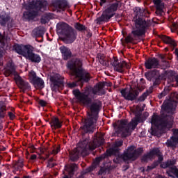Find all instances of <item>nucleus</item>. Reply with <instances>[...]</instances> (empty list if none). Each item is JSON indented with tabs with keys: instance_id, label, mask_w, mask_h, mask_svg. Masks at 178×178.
<instances>
[{
	"instance_id": "1",
	"label": "nucleus",
	"mask_w": 178,
	"mask_h": 178,
	"mask_svg": "<svg viewBox=\"0 0 178 178\" xmlns=\"http://www.w3.org/2000/svg\"><path fill=\"white\" fill-rule=\"evenodd\" d=\"M72 94L75 98L83 105H90V112L88 113V117L85 119L84 124L81 127V134H92L95 130V124L99 118V112L102 109V102L99 100L92 102V99L90 97V88L86 87L83 92L79 89L72 90Z\"/></svg>"
},
{
	"instance_id": "2",
	"label": "nucleus",
	"mask_w": 178,
	"mask_h": 178,
	"mask_svg": "<svg viewBox=\"0 0 178 178\" xmlns=\"http://www.w3.org/2000/svg\"><path fill=\"white\" fill-rule=\"evenodd\" d=\"M66 67L78 79L76 81H73L67 84L69 88H74L79 84L83 86L85 83H90V81L92 79L91 74L83 67V60L81 58H72L67 61Z\"/></svg>"
},
{
	"instance_id": "3",
	"label": "nucleus",
	"mask_w": 178,
	"mask_h": 178,
	"mask_svg": "<svg viewBox=\"0 0 178 178\" xmlns=\"http://www.w3.org/2000/svg\"><path fill=\"white\" fill-rule=\"evenodd\" d=\"M175 105L170 102H164L161 106L160 115L154 113L151 123L154 126H159L161 129H172L175 123Z\"/></svg>"
},
{
	"instance_id": "4",
	"label": "nucleus",
	"mask_w": 178,
	"mask_h": 178,
	"mask_svg": "<svg viewBox=\"0 0 178 178\" xmlns=\"http://www.w3.org/2000/svg\"><path fill=\"white\" fill-rule=\"evenodd\" d=\"M134 12L136 15L133 19V22H134L135 28L136 29L133 27L131 33L125 38V41L127 43L134 42V38H138L143 37V35H145V33L147 32L148 27H149L147 21L141 17L144 15V10L140 7H136Z\"/></svg>"
},
{
	"instance_id": "5",
	"label": "nucleus",
	"mask_w": 178,
	"mask_h": 178,
	"mask_svg": "<svg viewBox=\"0 0 178 178\" xmlns=\"http://www.w3.org/2000/svg\"><path fill=\"white\" fill-rule=\"evenodd\" d=\"M47 9H48V1L32 0L29 3L26 8L27 11L24 12L23 16L26 20H34L40 12H45Z\"/></svg>"
},
{
	"instance_id": "6",
	"label": "nucleus",
	"mask_w": 178,
	"mask_h": 178,
	"mask_svg": "<svg viewBox=\"0 0 178 178\" xmlns=\"http://www.w3.org/2000/svg\"><path fill=\"white\" fill-rule=\"evenodd\" d=\"M58 35H63V41L65 44H73L77 39V31L65 22H59L56 25Z\"/></svg>"
},
{
	"instance_id": "7",
	"label": "nucleus",
	"mask_w": 178,
	"mask_h": 178,
	"mask_svg": "<svg viewBox=\"0 0 178 178\" xmlns=\"http://www.w3.org/2000/svg\"><path fill=\"white\" fill-rule=\"evenodd\" d=\"M121 0H110V4L107 8L103 12L102 15L97 18V24H102V23H108L115 15L118 8H122Z\"/></svg>"
},
{
	"instance_id": "8",
	"label": "nucleus",
	"mask_w": 178,
	"mask_h": 178,
	"mask_svg": "<svg viewBox=\"0 0 178 178\" xmlns=\"http://www.w3.org/2000/svg\"><path fill=\"white\" fill-rule=\"evenodd\" d=\"M144 153V149L143 147H138L136 149V147L132 145L127 147L121 155L122 159L127 162V161H137L140 156Z\"/></svg>"
},
{
	"instance_id": "9",
	"label": "nucleus",
	"mask_w": 178,
	"mask_h": 178,
	"mask_svg": "<svg viewBox=\"0 0 178 178\" xmlns=\"http://www.w3.org/2000/svg\"><path fill=\"white\" fill-rule=\"evenodd\" d=\"M95 137L92 141L85 139L79 143V146L81 148L82 152H85L86 155H88L90 151H94L99 145L104 144V138L102 137H97V135H95Z\"/></svg>"
},
{
	"instance_id": "10",
	"label": "nucleus",
	"mask_w": 178,
	"mask_h": 178,
	"mask_svg": "<svg viewBox=\"0 0 178 178\" xmlns=\"http://www.w3.org/2000/svg\"><path fill=\"white\" fill-rule=\"evenodd\" d=\"M116 133L121 134L122 137L126 138L129 136H131V130H130V124H127V120H121L119 126L117 128Z\"/></svg>"
},
{
	"instance_id": "11",
	"label": "nucleus",
	"mask_w": 178,
	"mask_h": 178,
	"mask_svg": "<svg viewBox=\"0 0 178 178\" xmlns=\"http://www.w3.org/2000/svg\"><path fill=\"white\" fill-rule=\"evenodd\" d=\"M145 76L148 81H153V86L155 87L161 84V72L158 70H153L150 72L145 73Z\"/></svg>"
},
{
	"instance_id": "12",
	"label": "nucleus",
	"mask_w": 178,
	"mask_h": 178,
	"mask_svg": "<svg viewBox=\"0 0 178 178\" xmlns=\"http://www.w3.org/2000/svg\"><path fill=\"white\" fill-rule=\"evenodd\" d=\"M122 96L126 101H136L137 99V97L140 95V92L137 89H133V88H130V90L127 92V89H122L120 91Z\"/></svg>"
},
{
	"instance_id": "13",
	"label": "nucleus",
	"mask_w": 178,
	"mask_h": 178,
	"mask_svg": "<svg viewBox=\"0 0 178 178\" xmlns=\"http://www.w3.org/2000/svg\"><path fill=\"white\" fill-rule=\"evenodd\" d=\"M51 6L59 12H65L66 9L70 8L67 0H53L51 1Z\"/></svg>"
},
{
	"instance_id": "14",
	"label": "nucleus",
	"mask_w": 178,
	"mask_h": 178,
	"mask_svg": "<svg viewBox=\"0 0 178 178\" xmlns=\"http://www.w3.org/2000/svg\"><path fill=\"white\" fill-rule=\"evenodd\" d=\"M112 66L114 67V70L118 73H124L125 69H130V64L126 63V61L119 62V60L114 58V61L112 63Z\"/></svg>"
},
{
	"instance_id": "15",
	"label": "nucleus",
	"mask_w": 178,
	"mask_h": 178,
	"mask_svg": "<svg viewBox=\"0 0 178 178\" xmlns=\"http://www.w3.org/2000/svg\"><path fill=\"white\" fill-rule=\"evenodd\" d=\"M105 84H106L105 81L99 82L93 88L89 89V92H90L92 91L93 95H98L99 97L105 95L106 94L105 89H104Z\"/></svg>"
},
{
	"instance_id": "16",
	"label": "nucleus",
	"mask_w": 178,
	"mask_h": 178,
	"mask_svg": "<svg viewBox=\"0 0 178 178\" xmlns=\"http://www.w3.org/2000/svg\"><path fill=\"white\" fill-rule=\"evenodd\" d=\"M34 47L31 46L29 49H27L26 55L25 56L26 59L32 62V63H40L41 62V56L33 53Z\"/></svg>"
},
{
	"instance_id": "17",
	"label": "nucleus",
	"mask_w": 178,
	"mask_h": 178,
	"mask_svg": "<svg viewBox=\"0 0 178 178\" xmlns=\"http://www.w3.org/2000/svg\"><path fill=\"white\" fill-rule=\"evenodd\" d=\"M161 64L159 63V60L155 57H149L145 62V67L148 69H159Z\"/></svg>"
},
{
	"instance_id": "18",
	"label": "nucleus",
	"mask_w": 178,
	"mask_h": 178,
	"mask_svg": "<svg viewBox=\"0 0 178 178\" xmlns=\"http://www.w3.org/2000/svg\"><path fill=\"white\" fill-rule=\"evenodd\" d=\"M51 81V88L52 91L56 92L62 86H63V81L59 79L58 76H51L50 77Z\"/></svg>"
},
{
	"instance_id": "19",
	"label": "nucleus",
	"mask_w": 178,
	"mask_h": 178,
	"mask_svg": "<svg viewBox=\"0 0 178 178\" xmlns=\"http://www.w3.org/2000/svg\"><path fill=\"white\" fill-rule=\"evenodd\" d=\"M31 47V45L30 44H16L13 46V49H15V52L18 54L19 55H22V56L26 57V55H27V50L30 49Z\"/></svg>"
},
{
	"instance_id": "20",
	"label": "nucleus",
	"mask_w": 178,
	"mask_h": 178,
	"mask_svg": "<svg viewBox=\"0 0 178 178\" xmlns=\"http://www.w3.org/2000/svg\"><path fill=\"white\" fill-rule=\"evenodd\" d=\"M59 49L63 60H68V59H70V58H72V50H70L69 47L65 46H61L60 47Z\"/></svg>"
},
{
	"instance_id": "21",
	"label": "nucleus",
	"mask_w": 178,
	"mask_h": 178,
	"mask_svg": "<svg viewBox=\"0 0 178 178\" xmlns=\"http://www.w3.org/2000/svg\"><path fill=\"white\" fill-rule=\"evenodd\" d=\"M49 123L52 130L62 129V121H60L58 117H52Z\"/></svg>"
},
{
	"instance_id": "22",
	"label": "nucleus",
	"mask_w": 178,
	"mask_h": 178,
	"mask_svg": "<svg viewBox=\"0 0 178 178\" xmlns=\"http://www.w3.org/2000/svg\"><path fill=\"white\" fill-rule=\"evenodd\" d=\"M77 169H79V167L76 163H71L65 166V170L68 172L70 177L74 176V173L75 172H77Z\"/></svg>"
},
{
	"instance_id": "23",
	"label": "nucleus",
	"mask_w": 178,
	"mask_h": 178,
	"mask_svg": "<svg viewBox=\"0 0 178 178\" xmlns=\"http://www.w3.org/2000/svg\"><path fill=\"white\" fill-rule=\"evenodd\" d=\"M160 38L165 44H168V45H170V47H172L173 48L177 47V43H176V41L166 35H161Z\"/></svg>"
},
{
	"instance_id": "24",
	"label": "nucleus",
	"mask_w": 178,
	"mask_h": 178,
	"mask_svg": "<svg viewBox=\"0 0 178 178\" xmlns=\"http://www.w3.org/2000/svg\"><path fill=\"white\" fill-rule=\"evenodd\" d=\"M17 81L19 82V87L21 90H22L23 92H24L26 90H30L31 88V86H30V83L23 80L22 77L19 76L17 78Z\"/></svg>"
},
{
	"instance_id": "25",
	"label": "nucleus",
	"mask_w": 178,
	"mask_h": 178,
	"mask_svg": "<svg viewBox=\"0 0 178 178\" xmlns=\"http://www.w3.org/2000/svg\"><path fill=\"white\" fill-rule=\"evenodd\" d=\"M31 84H33V86H34L35 88H36V90H42V88H44V87H45V83L44 82V80H42V79L38 77L37 79H35V81H33Z\"/></svg>"
},
{
	"instance_id": "26",
	"label": "nucleus",
	"mask_w": 178,
	"mask_h": 178,
	"mask_svg": "<svg viewBox=\"0 0 178 178\" xmlns=\"http://www.w3.org/2000/svg\"><path fill=\"white\" fill-rule=\"evenodd\" d=\"M149 94H152V88H149V90H147L145 92H143L138 99H135L136 104L145 101V99H147V97H148Z\"/></svg>"
},
{
	"instance_id": "27",
	"label": "nucleus",
	"mask_w": 178,
	"mask_h": 178,
	"mask_svg": "<svg viewBox=\"0 0 178 178\" xmlns=\"http://www.w3.org/2000/svg\"><path fill=\"white\" fill-rule=\"evenodd\" d=\"M10 20V16L5 13L0 14V26L5 27L8 22Z\"/></svg>"
},
{
	"instance_id": "28",
	"label": "nucleus",
	"mask_w": 178,
	"mask_h": 178,
	"mask_svg": "<svg viewBox=\"0 0 178 178\" xmlns=\"http://www.w3.org/2000/svg\"><path fill=\"white\" fill-rule=\"evenodd\" d=\"M120 152V148L113 146L111 148L108 149L105 154L107 155L108 158V156H112V155H119Z\"/></svg>"
},
{
	"instance_id": "29",
	"label": "nucleus",
	"mask_w": 178,
	"mask_h": 178,
	"mask_svg": "<svg viewBox=\"0 0 178 178\" xmlns=\"http://www.w3.org/2000/svg\"><path fill=\"white\" fill-rule=\"evenodd\" d=\"M166 173L169 177L175 178V177L178 178V169L176 166L170 167L169 170L166 171Z\"/></svg>"
},
{
	"instance_id": "30",
	"label": "nucleus",
	"mask_w": 178,
	"mask_h": 178,
	"mask_svg": "<svg viewBox=\"0 0 178 178\" xmlns=\"http://www.w3.org/2000/svg\"><path fill=\"white\" fill-rule=\"evenodd\" d=\"M70 158L72 162H77L80 158V152L78 151L77 149H74L70 152Z\"/></svg>"
},
{
	"instance_id": "31",
	"label": "nucleus",
	"mask_w": 178,
	"mask_h": 178,
	"mask_svg": "<svg viewBox=\"0 0 178 178\" xmlns=\"http://www.w3.org/2000/svg\"><path fill=\"white\" fill-rule=\"evenodd\" d=\"M156 10H163L165 9V3L162 0H152Z\"/></svg>"
},
{
	"instance_id": "32",
	"label": "nucleus",
	"mask_w": 178,
	"mask_h": 178,
	"mask_svg": "<svg viewBox=\"0 0 178 178\" xmlns=\"http://www.w3.org/2000/svg\"><path fill=\"white\" fill-rule=\"evenodd\" d=\"M8 69L6 70V73L8 74V76H10V74H16V67H15V64L13 63H9L8 64Z\"/></svg>"
},
{
	"instance_id": "33",
	"label": "nucleus",
	"mask_w": 178,
	"mask_h": 178,
	"mask_svg": "<svg viewBox=\"0 0 178 178\" xmlns=\"http://www.w3.org/2000/svg\"><path fill=\"white\" fill-rule=\"evenodd\" d=\"M33 34L36 38H38L40 37H44V30L38 28L35 29L33 31Z\"/></svg>"
},
{
	"instance_id": "34",
	"label": "nucleus",
	"mask_w": 178,
	"mask_h": 178,
	"mask_svg": "<svg viewBox=\"0 0 178 178\" xmlns=\"http://www.w3.org/2000/svg\"><path fill=\"white\" fill-rule=\"evenodd\" d=\"M149 154H150V156H152V159L154 158V156H159V154H161V150L158 147L153 148L152 150L149 152Z\"/></svg>"
},
{
	"instance_id": "35",
	"label": "nucleus",
	"mask_w": 178,
	"mask_h": 178,
	"mask_svg": "<svg viewBox=\"0 0 178 178\" xmlns=\"http://www.w3.org/2000/svg\"><path fill=\"white\" fill-rule=\"evenodd\" d=\"M74 27L78 31H81V33H83V31H85L86 29L87 28V26L81 24L80 22L75 23Z\"/></svg>"
},
{
	"instance_id": "36",
	"label": "nucleus",
	"mask_w": 178,
	"mask_h": 178,
	"mask_svg": "<svg viewBox=\"0 0 178 178\" xmlns=\"http://www.w3.org/2000/svg\"><path fill=\"white\" fill-rule=\"evenodd\" d=\"M29 81L30 83H33L35 80L38 79V76H37V74L34 72V70H31L29 74Z\"/></svg>"
},
{
	"instance_id": "37",
	"label": "nucleus",
	"mask_w": 178,
	"mask_h": 178,
	"mask_svg": "<svg viewBox=\"0 0 178 178\" xmlns=\"http://www.w3.org/2000/svg\"><path fill=\"white\" fill-rule=\"evenodd\" d=\"M6 113V106L5 105L0 104V119H3Z\"/></svg>"
},
{
	"instance_id": "38",
	"label": "nucleus",
	"mask_w": 178,
	"mask_h": 178,
	"mask_svg": "<svg viewBox=\"0 0 178 178\" xmlns=\"http://www.w3.org/2000/svg\"><path fill=\"white\" fill-rule=\"evenodd\" d=\"M158 166H159V164L158 163V162L154 161L151 165L147 167L146 172L154 170V169L158 168Z\"/></svg>"
},
{
	"instance_id": "39",
	"label": "nucleus",
	"mask_w": 178,
	"mask_h": 178,
	"mask_svg": "<svg viewBox=\"0 0 178 178\" xmlns=\"http://www.w3.org/2000/svg\"><path fill=\"white\" fill-rule=\"evenodd\" d=\"M139 123H141V122L134 118L132 119L131 122L129 123V126L130 127H132V130H135L136 127H137Z\"/></svg>"
},
{
	"instance_id": "40",
	"label": "nucleus",
	"mask_w": 178,
	"mask_h": 178,
	"mask_svg": "<svg viewBox=\"0 0 178 178\" xmlns=\"http://www.w3.org/2000/svg\"><path fill=\"white\" fill-rule=\"evenodd\" d=\"M148 159H152V157L149 154V152H147V154H145L142 157H141V161L142 162H148Z\"/></svg>"
},
{
	"instance_id": "41",
	"label": "nucleus",
	"mask_w": 178,
	"mask_h": 178,
	"mask_svg": "<svg viewBox=\"0 0 178 178\" xmlns=\"http://www.w3.org/2000/svg\"><path fill=\"white\" fill-rule=\"evenodd\" d=\"M173 134L175 136H171L170 139L174 141V143H178V129H175Z\"/></svg>"
},
{
	"instance_id": "42",
	"label": "nucleus",
	"mask_w": 178,
	"mask_h": 178,
	"mask_svg": "<svg viewBox=\"0 0 178 178\" xmlns=\"http://www.w3.org/2000/svg\"><path fill=\"white\" fill-rule=\"evenodd\" d=\"M168 94H169V89H164L163 91H162L159 95H158V98L159 99H162V98H163V97H166V95H168Z\"/></svg>"
},
{
	"instance_id": "43",
	"label": "nucleus",
	"mask_w": 178,
	"mask_h": 178,
	"mask_svg": "<svg viewBox=\"0 0 178 178\" xmlns=\"http://www.w3.org/2000/svg\"><path fill=\"white\" fill-rule=\"evenodd\" d=\"M51 17V13H47L44 15V17H42L40 19V22L42 23V24H47V23L48 22L47 21V19Z\"/></svg>"
},
{
	"instance_id": "44",
	"label": "nucleus",
	"mask_w": 178,
	"mask_h": 178,
	"mask_svg": "<svg viewBox=\"0 0 178 178\" xmlns=\"http://www.w3.org/2000/svg\"><path fill=\"white\" fill-rule=\"evenodd\" d=\"M177 143V142H175L172 140H170V139H168L166 143H165V145H166L167 147H170V148H173V147H176V143Z\"/></svg>"
},
{
	"instance_id": "45",
	"label": "nucleus",
	"mask_w": 178,
	"mask_h": 178,
	"mask_svg": "<svg viewBox=\"0 0 178 178\" xmlns=\"http://www.w3.org/2000/svg\"><path fill=\"white\" fill-rule=\"evenodd\" d=\"M106 158H108V154L104 153V154H102L100 156L97 157L95 159V161H96L97 163H99V162H101V161H103V159H105Z\"/></svg>"
},
{
	"instance_id": "46",
	"label": "nucleus",
	"mask_w": 178,
	"mask_h": 178,
	"mask_svg": "<svg viewBox=\"0 0 178 178\" xmlns=\"http://www.w3.org/2000/svg\"><path fill=\"white\" fill-rule=\"evenodd\" d=\"M165 163L167 165V168H170V166H175V165H176V159L167 160L165 161Z\"/></svg>"
},
{
	"instance_id": "47",
	"label": "nucleus",
	"mask_w": 178,
	"mask_h": 178,
	"mask_svg": "<svg viewBox=\"0 0 178 178\" xmlns=\"http://www.w3.org/2000/svg\"><path fill=\"white\" fill-rule=\"evenodd\" d=\"M123 145V140H118L115 141L114 145L113 146L115 147V148H120V147H122Z\"/></svg>"
},
{
	"instance_id": "48",
	"label": "nucleus",
	"mask_w": 178,
	"mask_h": 178,
	"mask_svg": "<svg viewBox=\"0 0 178 178\" xmlns=\"http://www.w3.org/2000/svg\"><path fill=\"white\" fill-rule=\"evenodd\" d=\"M107 169L106 168L102 167L98 172V175L99 176H102V175H106Z\"/></svg>"
},
{
	"instance_id": "49",
	"label": "nucleus",
	"mask_w": 178,
	"mask_h": 178,
	"mask_svg": "<svg viewBox=\"0 0 178 178\" xmlns=\"http://www.w3.org/2000/svg\"><path fill=\"white\" fill-rule=\"evenodd\" d=\"M150 133L152 134V136H158V130L154 127H151V129H150Z\"/></svg>"
},
{
	"instance_id": "50",
	"label": "nucleus",
	"mask_w": 178,
	"mask_h": 178,
	"mask_svg": "<svg viewBox=\"0 0 178 178\" xmlns=\"http://www.w3.org/2000/svg\"><path fill=\"white\" fill-rule=\"evenodd\" d=\"M85 31L86 32V37L88 38H91V37H92V33H91V30H90V29L87 28L86 29Z\"/></svg>"
},
{
	"instance_id": "51",
	"label": "nucleus",
	"mask_w": 178,
	"mask_h": 178,
	"mask_svg": "<svg viewBox=\"0 0 178 178\" xmlns=\"http://www.w3.org/2000/svg\"><path fill=\"white\" fill-rule=\"evenodd\" d=\"M163 65V69H168V67H170V63L169 61L165 60L162 62Z\"/></svg>"
},
{
	"instance_id": "52",
	"label": "nucleus",
	"mask_w": 178,
	"mask_h": 178,
	"mask_svg": "<svg viewBox=\"0 0 178 178\" xmlns=\"http://www.w3.org/2000/svg\"><path fill=\"white\" fill-rule=\"evenodd\" d=\"M8 115L10 120H14V119L16 118V115L13 112H8Z\"/></svg>"
},
{
	"instance_id": "53",
	"label": "nucleus",
	"mask_w": 178,
	"mask_h": 178,
	"mask_svg": "<svg viewBox=\"0 0 178 178\" xmlns=\"http://www.w3.org/2000/svg\"><path fill=\"white\" fill-rule=\"evenodd\" d=\"M134 119L140 122V123H141V122H143L141 120V114H140V113H136V115H135V118Z\"/></svg>"
},
{
	"instance_id": "54",
	"label": "nucleus",
	"mask_w": 178,
	"mask_h": 178,
	"mask_svg": "<svg viewBox=\"0 0 178 178\" xmlns=\"http://www.w3.org/2000/svg\"><path fill=\"white\" fill-rule=\"evenodd\" d=\"M158 156V160L156 161L159 165H161L162 162H163V156H161V154H159V156Z\"/></svg>"
},
{
	"instance_id": "55",
	"label": "nucleus",
	"mask_w": 178,
	"mask_h": 178,
	"mask_svg": "<svg viewBox=\"0 0 178 178\" xmlns=\"http://www.w3.org/2000/svg\"><path fill=\"white\" fill-rule=\"evenodd\" d=\"M38 104H39V105H40V106H42V107H44V106H47V102L46 101H44V100H42V99H40L39 101H38Z\"/></svg>"
},
{
	"instance_id": "56",
	"label": "nucleus",
	"mask_w": 178,
	"mask_h": 178,
	"mask_svg": "<svg viewBox=\"0 0 178 178\" xmlns=\"http://www.w3.org/2000/svg\"><path fill=\"white\" fill-rule=\"evenodd\" d=\"M18 166L19 168H23V166H24V160H23V159L18 160Z\"/></svg>"
},
{
	"instance_id": "57",
	"label": "nucleus",
	"mask_w": 178,
	"mask_h": 178,
	"mask_svg": "<svg viewBox=\"0 0 178 178\" xmlns=\"http://www.w3.org/2000/svg\"><path fill=\"white\" fill-rule=\"evenodd\" d=\"M60 152V147H57L53 149L52 154H54V155H56V154H59Z\"/></svg>"
},
{
	"instance_id": "58",
	"label": "nucleus",
	"mask_w": 178,
	"mask_h": 178,
	"mask_svg": "<svg viewBox=\"0 0 178 178\" xmlns=\"http://www.w3.org/2000/svg\"><path fill=\"white\" fill-rule=\"evenodd\" d=\"M0 44H1V48H5V47H6V42L3 39H0Z\"/></svg>"
},
{
	"instance_id": "59",
	"label": "nucleus",
	"mask_w": 178,
	"mask_h": 178,
	"mask_svg": "<svg viewBox=\"0 0 178 178\" xmlns=\"http://www.w3.org/2000/svg\"><path fill=\"white\" fill-rule=\"evenodd\" d=\"M160 168H161V169H168V165L166 164V162H163L160 164Z\"/></svg>"
},
{
	"instance_id": "60",
	"label": "nucleus",
	"mask_w": 178,
	"mask_h": 178,
	"mask_svg": "<svg viewBox=\"0 0 178 178\" xmlns=\"http://www.w3.org/2000/svg\"><path fill=\"white\" fill-rule=\"evenodd\" d=\"M29 159L30 161H35V159H37V155L36 154L31 155Z\"/></svg>"
},
{
	"instance_id": "61",
	"label": "nucleus",
	"mask_w": 178,
	"mask_h": 178,
	"mask_svg": "<svg viewBox=\"0 0 178 178\" xmlns=\"http://www.w3.org/2000/svg\"><path fill=\"white\" fill-rule=\"evenodd\" d=\"M99 63H102L103 66H106V60H105V59L103 58V60H99Z\"/></svg>"
},
{
	"instance_id": "62",
	"label": "nucleus",
	"mask_w": 178,
	"mask_h": 178,
	"mask_svg": "<svg viewBox=\"0 0 178 178\" xmlns=\"http://www.w3.org/2000/svg\"><path fill=\"white\" fill-rule=\"evenodd\" d=\"M159 58L161 59V62H163V60H166V57L164 55L160 54Z\"/></svg>"
},
{
	"instance_id": "63",
	"label": "nucleus",
	"mask_w": 178,
	"mask_h": 178,
	"mask_svg": "<svg viewBox=\"0 0 178 178\" xmlns=\"http://www.w3.org/2000/svg\"><path fill=\"white\" fill-rule=\"evenodd\" d=\"M104 3H106V0H100V6H103Z\"/></svg>"
},
{
	"instance_id": "64",
	"label": "nucleus",
	"mask_w": 178,
	"mask_h": 178,
	"mask_svg": "<svg viewBox=\"0 0 178 178\" xmlns=\"http://www.w3.org/2000/svg\"><path fill=\"white\" fill-rule=\"evenodd\" d=\"M163 10H156V15H161Z\"/></svg>"
}]
</instances>
